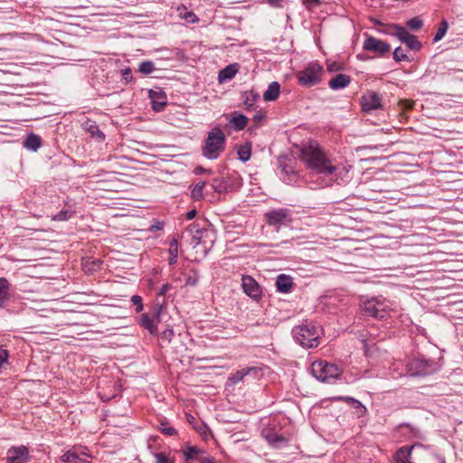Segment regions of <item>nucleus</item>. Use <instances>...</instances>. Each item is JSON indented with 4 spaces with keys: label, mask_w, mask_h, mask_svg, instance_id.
I'll return each mask as SVG.
<instances>
[{
    "label": "nucleus",
    "mask_w": 463,
    "mask_h": 463,
    "mask_svg": "<svg viewBox=\"0 0 463 463\" xmlns=\"http://www.w3.org/2000/svg\"><path fill=\"white\" fill-rule=\"evenodd\" d=\"M301 159L307 167L317 175L325 177L310 176L307 181L312 189H319L331 185L333 179L326 178L336 171V166L331 164L330 159L325 155L321 148L316 144H309L301 149Z\"/></svg>",
    "instance_id": "nucleus-1"
},
{
    "label": "nucleus",
    "mask_w": 463,
    "mask_h": 463,
    "mask_svg": "<svg viewBox=\"0 0 463 463\" xmlns=\"http://www.w3.org/2000/svg\"><path fill=\"white\" fill-rule=\"evenodd\" d=\"M226 137L220 127H215L208 132L202 146V154L207 159H217L225 149Z\"/></svg>",
    "instance_id": "nucleus-2"
},
{
    "label": "nucleus",
    "mask_w": 463,
    "mask_h": 463,
    "mask_svg": "<svg viewBox=\"0 0 463 463\" xmlns=\"http://www.w3.org/2000/svg\"><path fill=\"white\" fill-rule=\"evenodd\" d=\"M320 332L319 326L308 321L295 326L292 330L295 340L306 348L317 347L318 345Z\"/></svg>",
    "instance_id": "nucleus-3"
},
{
    "label": "nucleus",
    "mask_w": 463,
    "mask_h": 463,
    "mask_svg": "<svg viewBox=\"0 0 463 463\" xmlns=\"http://www.w3.org/2000/svg\"><path fill=\"white\" fill-rule=\"evenodd\" d=\"M311 373L317 380L324 383H330L331 380L337 379L343 373L342 368L335 364L326 361H315L311 364Z\"/></svg>",
    "instance_id": "nucleus-4"
},
{
    "label": "nucleus",
    "mask_w": 463,
    "mask_h": 463,
    "mask_svg": "<svg viewBox=\"0 0 463 463\" xmlns=\"http://www.w3.org/2000/svg\"><path fill=\"white\" fill-rule=\"evenodd\" d=\"M323 72V67L317 61H312L298 72L297 78L301 86L312 87L321 81Z\"/></svg>",
    "instance_id": "nucleus-5"
},
{
    "label": "nucleus",
    "mask_w": 463,
    "mask_h": 463,
    "mask_svg": "<svg viewBox=\"0 0 463 463\" xmlns=\"http://www.w3.org/2000/svg\"><path fill=\"white\" fill-rule=\"evenodd\" d=\"M390 305L385 299L372 298L364 302L363 310L368 316L383 319L387 317Z\"/></svg>",
    "instance_id": "nucleus-6"
},
{
    "label": "nucleus",
    "mask_w": 463,
    "mask_h": 463,
    "mask_svg": "<svg viewBox=\"0 0 463 463\" xmlns=\"http://www.w3.org/2000/svg\"><path fill=\"white\" fill-rule=\"evenodd\" d=\"M407 366L411 376H424L437 371V366L433 362L421 358L411 360Z\"/></svg>",
    "instance_id": "nucleus-7"
},
{
    "label": "nucleus",
    "mask_w": 463,
    "mask_h": 463,
    "mask_svg": "<svg viewBox=\"0 0 463 463\" xmlns=\"http://www.w3.org/2000/svg\"><path fill=\"white\" fill-rule=\"evenodd\" d=\"M266 222L270 226L287 225L291 222V211L287 208L272 210L265 213Z\"/></svg>",
    "instance_id": "nucleus-8"
},
{
    "label": "nucleus",
    "mask_w": 463,
    "mask_h": 463,
    "mask_svg": "<svg viewBox=\"0 0 463 463\" xmlns=\"http://www.w3.org/2000/svg\"><path fill=\"white\" fill-rule=\"evenodd\" d=\"M393 35H395L401 42L404 43L411 50L419 51L422 44L413 34H411L404 27L393 24Z\"/></svg>",
    "instance_id": "nucleus-9"
},
{
    "label": "nucleus",
    "mask_w": 463,
    "mask_h": 463,
    "mask_svg": "<svg viewBox=\"0 0 463 463\" xmlns=\"http://www.w3.org/2000/svg\"><path fill=\"white\" fill-rule=\"evenodd\" d=\"M30 460L26 446H13L6 452V463H27Z\"/></svg>",
    "instance_id": "nucleus-10"
},
{
    "label": "nucleus",
    "mask_w": 463,
    "mask_h": 463,
    "mask_svg": "<svg viewBox=\"0 0 463 463\" xmlns=\"http://www.w3.org/2000/svg\"><path fill=\"white\" fill-rule=\"evenodd\" d=\"M363 48L379 55H383L390 51V45L387 43L373 36H368L365 38L363 43Z\"/></svg>",
    "instance_id": "nucleus-11"
},
{
    "label": "nucleus",
    "mask_w": 463,
    "mask_h": 463,
    "mask_svg": "<svg viewBox=\"0 0 463 463\" xmlns=\"http://www.w3.org/2000/svg\"><path fill=\"white\" fill-rule=\"evenodd\" d=\"M241 286L246 295L253 299H257L261 295V289L257 281L250 276L243 275L241 278Z\"/></svg>",
    "instance_id": "nucleus-12"
},
{
    "label": "nucleus",
    "mask_w": 463,
    "mask_h": 463,
    "mask_svg": "<svg viewBox=\"0 0 463 463\" xmlns=\"http://www.w3.org/2000/svg\"><path fill=\"white\" fill-rule=\"evenodd\" d=\"M362 107L364 111L378 109L382 107L381 96L373 91L368 92L362 98Z\"/></svg>",
    "instance_id": "nucleus-13"
},
{
    "label": "nucleus",
    "mask_w": 463,
    "mask_h": 463,
    "mask_svg": "<svg viewBox=\"0 0 463 463\" xmlns=\"http://www.w3.org/2000/svg\"><path fill=\"white\" fill-rule=\"evenodd\" d=\"M160 308H156L154 312L153 317H150L147 314H143L140 317L139 325L144 328L147 329L150 334L154 335L157 331V326L155 323V319L159 321Z\"/></svg>",
    "instance_id": "nucleus-14"
},
{
    "label": "nucleus",
    "mask_w": 463,
    "mask_h": 463,
    "mask_svg": "<svg viewBox=\"0 0 463 463\" xmlns=\"http://www.w3.org/2000/svg\"><path fill=\"white\" fill-rule=\"evenodd\" d=\"M240 70L239 63H232L219 71L218 80L220 83H224L235 77Z\"/></svg>",
    "instance_id": "nucleus-15"
},
{
    "label": "nucleus",
    "mask_w": 463,
    "mask_h": 463,
    "mask_svg": "<svg viewBox=\"0 0 463 463\" xmlns=\"http://www.w3.org/2000/svg\"><path fill=\"white\" fill-rule=\"evenodd\" d=\"M90 455L88 449L83 447H74L71 449V463H90L89 460Z\"/></svg>",
    "instance_id": "nucleus-16"
},
{
    "label": "nucleus",
    "mask_w": 463,
    "mask_h": 463,
    "mask_svg": "<svg viewBox=\"0 0 463 463\" xmlns=\"http://www.w3.org/2000/svg\"><path fill=\"white\" fill-rule=\"evenodd\" d=\"M186 231L191 234L192 240L194 242V247L202 243L204 234L208 233L206 229L200 228L197 224L188 226Z\"/></svg>",
    "instance_id": "nucleus-17"
},
{
    "label": "nucleus",
    "mask_w": 463,
    "mask_h": 463,
    "mask_svg": "<svg viewBox=\"0 0 463 463\" xmlns=\"http://www.w3.org/2000/svg\"><path fill=\"white\" fill-rule=\"evenodd\" d=\"M351 82V78L348 75L345 74H337L335 77H334L329 82L328 86L332 90H340L347 87Z\"/></svg>",
    "instance_id": "nucleus-18"
},
{
    "label": "nucleus",
    "mask_w": 463,
    "mask_h": 463,
    "mask_svg": "<svg viewBox=\"0 0 463 463\" xmlns=\"http://www.w3.org/2000/svg\"><path fill=\"white\" fill-rule=\"evenodd\" d=\"M276 286L278 291L288 293L293 286L292 278L285 274H280L277 278Z\"/></svg>",
    "instance_id": "nucleus-19"
},
{
    "label": "nucleus",
    "mask_w": 463,
    "mask_h": 463,
    "mask_svg": "<svg viewBox=\"0 0 463 463\" xmlns=\"http://www.w3.org/2000/svg\"><path fill=\"white\" fill-rule=\"evenodd\" d=\"M149 97L152 101V108L156 111H160L166 105L165 96L161 92L154 90L149 91Z\"/></svg>",
    "instance_id": "nucleus-20"
},
{
    "label": "nucleus",
    "mask_w": 463,
    "mask_h": 463,
    "mask_svg": "<svg viewBox=\"0 0 463 463\" xmlns=\"http://www.w3.org/2000/svg\"><path fill=\"white\" fill-rule=\"evenodd\" d=\"M280 85L277 81H272L263 93V99L266 101H274L279 95Z\"/></svg>",
    "instance_id": "nucleus-21"
},
{
    "label": "nucleus",
    "mask_w": 463,
    "mask_h": 463,
    "mask_svg": "<svg viewBox=\"0 0 463 463\" xmlns=\"http://www.w3.org/2000/svg\"><path fill=\"white\" fill-rule=\"evenodd\" d=\"M251 372H257L256 367H246L241 370H238L235 373L232 374L228 381L231 384L234 385L238 383L241 382L245 376L249 375Z\"/></svg>",
    "instance_id": "nucleus-22"
},
{
    "label": "nucleus",
    "mask_w": 463,
    "mask_h": 463,
    "mask_svg": "<svg viewBox=\"0 0 463 463\" xmlns=\"http://www.w3.org/2000/svg\"><path fill=\"white\" fill-rule=\"evenodd\" d=\"M413 447H402L395 454L396 463H412L410 458Z\"/></svg>",
    "instance_id": "nucleus-23"
},
{
    "label": "nucleus",
    "mask_w": 463,
    "mask_h": 463,
    "mask_svg": "<svg viewBox=\"0 0 463 463\" xmlns=\"http://www.w3.org/2000/svg\"><path fill=\"white\" fill-rule=\"evenodd\" d=\"M42 146L41 137L35 134H30L24 141V146L29 150L36 151Z\"/></svg>",
    "instance_id": "nucleus-24"
},
{
    "label": "nucleus",
    "mask_w": 463,
    "mask_h": 463,
    "mask_svg": "<svg viewBox=\"0 0 463 463\" xmlns=\"http://www.w3.org/2000/svg\"><path fill=\"white\" fill-rule=\"evenodd\" d=\"M230 122L233 125L235 130H242L248 123V118L242 114H234Z\"/></svg>",
    "instance_id": "nucleus-25"
},
{
    "label": "nucleus",
    "mask_w": 463,
    "mask_h": 463,
    "mask_svg": "<svg viewBox=\"0 0 463 463\" xmlns=\"http://www.w3.org/2000/svg\"><path fill=\"white\" fill-rule=\"evenodd\" d=\"M9 287L10 284L8 280L5 278H0V307H2L9 298Z\"/></svg>",
    "instance_id": "nucleus-26"
},
{
    "label": "nucleus",
    "mask_w": 463,
    "mask_h": 463,
    "mask_svg": "<svg viewBox=\"0 0 463 463\" xmlns=\"http://www.w3.org/2000/svg\"><path fill=\"white\" fill-rule=\"evenodd\" d=\"M169 264L175 265L177 262L178 258V241L176 239H173L169 245Z\"/></svg>",
    "instance_id": "nucleus-27"
},
{
    "label": "nucleus",
    "mask_w": 463,
    "mask_h": 463,
    "mask_svg": "<svg viewBox=\"0 0 463 463\" xmlns=\"http://www.w3.org/2000/svg\"><path fill=\"white\" fill-rule=\"evenodd\" d=\"M205 186V182H198L194 184L191 196L195 201H200L203 198V188Z\"/></svg>",
    "instance_id": "nucleus-28"
},
{
    "label": "nucleus",
    "mask_w": 463,
    "mask_h": 463,
    "mask_svg": "<svg viewBox=\"0 0 463 463\" xmlns=\"http://www.w3.org/2000/svg\"><path fill=\"white\" fill-rule=\"evenodd\" d=\"M86 129L90 133L92 137H96L99 140H104L105 135L99 129V127L95 124V122H87Z\"/></svg>",
    "instance_id": "nucleus-29"
},
{
    "label": "nucleus",
    "mask_w": 463,
    "mask_h": 463,
    "mask_svg": "<svg viewBox=\"0 0 463 463\" xmlns=\"http://www.w3.org/2000/svg\"><path fill=\"white\" fill-rule=\"evenodd\" d=\"M203 451L197 447L190 446L184 451V456L186 460L196 459L197 456L202 454Z\"/></svg>",
    "instance_id": "nucleus-30"
},
{
    "label": "nucleus",
    "mask_w": 463,
    "mask_h": 463,
    "mask_svg": "<svg viewBox=\"0 0 463 463\" xmlns=\"http://www.w3.org/2000/svg\"><path fill=\"white\" fill-rule=\"evenodd\" d=\"M259 98L260 96L258 93L254 92L253 90L247 91L244 93L243 103L247 108H251Z\"/></svg>",
    "instance_id": "nucleus-31"
},
{
    "label": "nucleus",
    "mask_w": 463,
    "mask_h": 463,
    "mask_svg": "<svg viewBox=\"0 0 463 463\" xmlns=\"http://www.w3.org/2000/svg\"><path fill=\"white\" fill-rule=\"evenodd\" d=\"M448 23L447 21L443 20L441 21L440 24H439V27L433 38V42H439L440 41L446 34L447 31H448Z\"/></svg>",
    "instance_id": "nucleus-32"
},
{
    "label": "nucleus",
    "mask_w": 463,
    "mask_h": 463,
    "mask_svg": "<svg viewBox=\"0 0 463 463\" xmlns=\"http://www.w3.org/2000/svg\"><path fill=\"white\" fill-rule=\"evenodd\" d=\"M155 71L154 62L151 61H145L139 64L138 71L143 74H150Z\"/></svg>",
    "instance_id": "nucleus-33"
},
{
    "label": "nucleus",
    "mask_w": 463,
    "mask_h": 463,
    "mask_svg": "<svg viewBox=\"0 0 463 463\" xmlns=\"http://www.w3.org/2000/svg\"><path fill=\"white\" fill-rule=\"evenodd\" d=\"M239 159L242 162L250 160L251 156V150L250 146H241L238 150Z\"/></svg>",
    "instance_id": "nucleus-34"
},
{
    "label": "nucleus",
    "mask_w": 463,
    "mask_h": 463,
    "mask_svg": "<svg viewBox=\"0 0 463 463\" xmlns=\"http://www.w3.org/2000/svg\"><path fill=\"white\" fill-rule=\"evenodd\" d=\"M212 186L216 193L222 194L226 192L227 184L223 179L214 178L212 183Z\"/></svg>",
    "instance_id": "nucleus-35"
},
{
    "label": "nucleus",
    "mask_w": 463,
    "mask_h": 463,
    "mask_svg": "<svg viewBox=\"0 0 463 463\" xmlns=\"http://www.w3.org/2000/svg\"><path fill=\"white\" fill-rule=\"evenodd\" d=\"M199 273L195 269H191L186 277L185 284L189 286H195L199 281Z\"/></svg>",
    "instance_id": "nucleus-36"
},
{
    "label": "nucleus",
    "mask_w": 463,
    "mask_h": 463,
    "mask_svg": "<svg viewBox=\"0 0 463 463\" xmlns=\"http://www.w3.org/2000/svg\"><path fill=\"white\" fill-rule=\"evenodd\" d=\"M73 211L71 210H62L60 213H58L56 215L52 217V220L54 221H66L70 219L73 215Z\"/></svg>",
    "instance_id": "nucleus-37"
},
{
    "label": "nucleus",
    "mask_w": 463,
    "mask_h": 463,
    "mask_svg": "<svg viewBox=\"0 0 463 463\" xmlns=\"http://www.w3.org/2000/svg\"><path fill=\"white\" fill-rule=\"evenodd\" d=\"M393 59L396 61H409L408 55L401 47H397L393 52Z\"/></svg>",
    "instance_id": "nucleus-38"
},
{
    "label": "nucleus",
    "mask_w": 463,
    "mask_h": 463,
    "mask_svg": "<svg viewBox=\"0 0 463 463\" xmlns=\"http://www.w3.org/2000/svg\"><path fill=\"white\" fill-rule=\"evenodd\" d=\"M407 25L413 30H419L422 27L423 23L420 17H413L407 22Z\"/></svg>",
    "instance_id": "nucleus-39"
},
{
    "label": "nucleus",
    "mask_w": 463,
    "mask_h": 463,
    "mask_svg": "<svg viewBox=\"0 0 463 463\" xmlns=\"http://www.w3.org/2000/svg\"><path fill=\"white\" fill-rule=\"evenodd\" d=\"M160 430H161L162 433H164L165 435H167V436H174L177 433L176 430L175 428H173L172 426H170L166 422L161 423Z\"/></svg>",
    "instance_id": "nucleus-40"
},
{
    "label": "nucleus",
    "mask_w": 463,
    "mask_h": 463,
    "mask_svg": "<svg viewBox=\"0 0 463 463\" xmlns=\"http://www.w3.org/2000/svg\"><path fill=\"white\" fill-rule=\"evenodd\" d=\"M183 11H184V13L182 11H180L179 14L181 17H183L186 21H188L190 23H194L198 20L196 15L193 12L186 11V9L184 7L183 8Z\"/></svg>",
    "instance_id": "nucleus-41"
},
{
    "label": "nucleus",
    "mask_w": 463,
    "mask_h": 463,
    "mask_svg": "<svg viewBox=\"0 0 463 463\" xmlns=\"http://www.w3.org/2000/svg\"><path fill=\"white\" fill-rule=\"evenodd\" d=\"M131 302L136 306V311L140 312L143 310L142 298L138 295H134L131 298Z\"/></svg>",
    "instance_id": "nucleus-42"
},
{
    "label": "nucleus",
    "mask_w": 463,
    "mask_h": 463,
    "mask_svg": "<svg viewBox=\"0 0 463 463\" xmlns=\"http://www.w3.org/2000/svg\"><path fill=\"white\" fill-rule=\"evenodd\" d=\"M281 171L286 175H288V179L286 180L288 183H291V182L296 180L297 174L293 170H291V169L288 168L287 166H285V167L282 168Z\"/></svg>",
    "instance_id": "nucleus-43"
},
{
    "label": "nucleus",
    "mask_w": 463,
    "mask_h": 463,
    "mask_svg": "<svg viewBox=\"0 0 463 463\" xmlns=\"http://www.w3.org/2000/svg\"><path fill=\"white\" fill-rule=\"evenodd\" d=\"M352 404L357 410H359V415L362 416L365 413L366 408L356 399H352Z\"/></svg>",
    "instance_id": "nucleus-44"
},
{
    "label": "nucleus",
    "mask_w": 463,
    "mask_h": 463,
    "mask_svg": "<svg viewBox=\"0 0 463 463\" xmlns=\"http://www.w3.org/2000/svg\"><path fill=\"white\" fill-rule=\"evenodd\" d=\"M121 76H122V79L126 82H129L133 78L132 71H131L130 68H126V69L122 70Z\"/></svg>",
    "instance_id": "nucleus-45"
},
{
    "label": "nucleus",
    "mask_w": 463,
    "mask_h": 463,
    "mask_svg": "<svg viewBox=\"0 0 463 463\" xmlns=\"http://www.w3.org/2000/svg\"><path fill=\"white\" fill-rule=\"evenodd\" d=\"M8 353L7 350L0 347V368L7 361Z\"/></svg>",
    "instance_id": "nucleus-46"
},
{
    "label": "nucleus",
    "mask_w": 463,
    "mask_h": 463,
    "mask_svg": "<svg viewBox=\"0 0 463 463\" xmlns=\"http://www.w3.org/2000/svg\"><path fill=\"white\" fill-rule=\"evenodd\" d=\"M156 463H169L168 458L164 453H156Z\"/></svg>",
    "instance_id": "nucleus-47"
},
{
    "label": "nucleus",
    "mask_w": 463,
    "mask_h": 463,
    "mask_svg": "<svg viewBox=\"0 0 463 463\" xmlns=\"http://www.w3.org/2000/svg\"><path fill=\"white\" fill-rule=\"evenodd\" d=\"M327 70L331 72H335V71L340 70V65L335 61L329 62V63H327Z\"/></svg>",
    "instance_id": "nucleus-48"
},
{
    "label": "nucleus",
    "mask_w": 463,
    "mask_h": 463,
    "mask_svg": "<svg viewBox=\"0 0 463 463\" xmlns=\"http://www.w3.org/2000/svg\"><path fill=\"white\" fill-rule=\"evenodd\" d=\"M303 4L308 8L310 9L311 6H310V4H313L315 5H318L321 4V0H303Z\"/></svg>",
    "instance_id": "nucleus-49"
},
{
    "label": "nucleus",
    "mask_w": 463,
    "mask_h": 463,
    "mask_svg": "<svg viewBox=\"0 0 463 463\" xmlns=\"http://www.w3.org/2000/svg\"><path fill=\"white\" fill-rule=\"evenodd\" d=\"M71 449L65 452L61 457V460L62 462H71Z\"/></svg>",
    "instance_id": "nucleus-50"
},
{
    "label": "nucleus",
    "mask_w": 463,
    "mask_h": 463,
    "mask_svg": "<svg viewBox=\"0 0 463 463\" xmlns=\"http://www.w3.org/2000/svg\"><path fill=\"white\" fill-rule=\"evenodd\" d=\"M171 286L169 284H164L159 290V296H165L167 291L170 289Z\"/></svg>",
    "instance_id": "nucleus-51"
},
{
    "label": "nucleus",
    "mask_w": 463,
    "mask_h": 463,
    "mask_svg": "<svg viewBox=\"0 0 463 463\" xmlns=\"http://www.w3.org/2000/svg\"><path fill=\"white\" fill-rule=\"evenodd\" d=\"M414 103L415 102L411 101V100H403V101H402V105L406 109H411L413 108Z\"/></svg>",
    "instance_id": "nucleus-52"
},
{
    "label": "nucleus",
    "mask_w": 463,
    "mask_h": 463,
    "mask_svg": "<svg viewBox=\"0 0 463 463\" xmlns=\"http://www.w3.org/2000/svg\"><path fill=\"white\" fill-rule=\"evenodd\" d=\"M196 213H197L196 210H195V209H192V210H190V211L186 213V218H187L188 220H192V219H194V218L196 216Z\"/></svg>",
    "instance_id": "nucleus-53"
},
{
    "label": "nucleus",
    "mask_w": 463,
    "mask_h": 463,
    "mask_svg": "<svg viewBox=\"0 0 463 463\" xmlns=\"http://www.w3.org/2000/svg\"><path fill=\"white\" fill-rule=\"evenodd\" d=\"M201 463H216L215 459L212 457H205L201 458Z\"/></svg>",
    "instance_id": "nucleus-54"
},
{
    "label": "nucleus",
    "mask_w": 463,
    "mask_h": 463,
    "mask_svg": "<svg viewBox=\"0 0 463 463\" xmlns=\"http://www.w3.org/2000/svg\"><path fill=\"white\" fill-rule=\"evenodd\" d=\"M283 0H267V2L273 6H280Z\"/></svg>",
    "instance_id": "nucleus-55"
},
{
    "label": "nucleus",
    "mask_w": 463,
    "mask_h": 463,
    "mask_svg": "<svg viewBox=\"0 0 463 463\" xmlns=\"http://www.w3.org/2000/svg\"><path fill=\"white\" fill-rule=\"evenodd\" d=\"M195 174L210 173V170H206L203 167H196L194 170Z\"/></svg>",
    "instance_id": "nucleus-56"
},
{
    "label": "nucleus",
    "mask_w": 463,
    "mask_h": 463,
    "mask_svg": "<svg viewBox=\"0 0 463 463\" xmlns=\"http://www.w3.org/2000/svg\"><path fill=\"white\" fill-rule=\"evenodd\" d=\"M263 118H264V116L261 113H257L256 115H254L253 119L256 122H260L263 119Z\"/></svg>",
    "instance_id": "nucleus-57"
},
{
    "label": "nucleus",
    "mask_w": 463,
    "mask_h": 463,
    "mask_svg": "<svg viewBox=\"0 0 463 463\" xmlns=\"http://www.w3.org/2000/svg\"><path fill=\"white\" fill-rule=\"evenodd\" d=\"M352 399H354L353 397H340L339 400H343V401H345L349 403L352 404Z\"/></svg>",
    "instance_id": "nucleus-58"
},
{
    "label": "nucleus",
    "mask_w": 463,
    "mask_h": 463,
    "mask_svg": "<svg viewBox=\"0 0 463 463\" xmlns=\"http://www.w3.org/2000/svg\"><path fill=\"white\" fill-rule=\"evenodd\" d=\"M152 229H153V230H160V229H161V225H160V224L153 225V226H152Z\"/></svg>",
    "instance_id": "nucleus-59"
},
{
    "label": "nucleus",
    "mask_w": 463,
    "mask_h": 463,
    "mask_svg": "<svg viewBox=\"0 0 463 463\" xmlns=\"http://www.w3.org/2000/svg\"><path fill=\"white\" fill-rule=\"evenodd\" d=\"M281 439H282L281 438L277 437V439H273V440H272V442H275V441H277V440H281Z\"/></svg>",
    "instance_id": "nucleus-60"
}]
</instances>
